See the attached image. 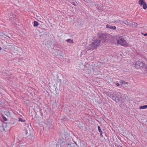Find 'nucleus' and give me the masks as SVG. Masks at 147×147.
Masks as SVG:
<instances>
[{"label":"nucleus","mask_w":147,"mask_h":147,"mask_svg":"<svg viewBox=\"0 0 147 147\" xmlns=\"http://www.w3.org/2000/svg\"><path fill=\"white\" fill-rule=\"evenodd\" d=\"M101 40L99 39H96L91 41L90 44L87 46L88 50H93L100 45Z\"/></svg>","instance_id":"1"},{"label":"nucleus","mask_w":147,"mask_h":147,"mask_svg":"<svg viewBox=\"0 0 147 147\" xmlns=\"http://www.w3.org/2000/svg\"><path fill=\"white\" fill-rule=\"evenodd\" d=\"M116 38H117V40L115 42L118 43V44L124 46H126L127 45V43L121 36H117Z\"/></svg>","instance_id":"2"},{"label":"nucleus","mask_w":147,"mask_h":147,"mask_svg":"<svg viewBox=\"0 0 147 147\" xmlns=\"http://www.w3.org/2000/svg\"><path fill=\"white\" fill-rule=\"evenodd\" d=\"M134 66L136 68H139L143 66L144 63L142 61H138L134 63Z\"/></svg>","instance_id":"3"},{"label":"nucleus","mask_w":147,"mask_h":147,"mask_svg":"<svg viewBox=\"0 0 147 147\" xmlns=\"http://www.w3.org/2000/svg\"><path fill=\"white\" fill-rule=\"evenodd\" d=\"M114 93L111 92H108L107 93V95L110 98H111L113 100L115 101H117L116 99L117 98L115 96L113 95Z\"/></svg>","instance_id":"4"},{"label":"nucleus","mask_w":147,"mask_h":147,"mask_svg":"<svg viewBox=\"0 0 147 147\" xmlns=\"http://www.w3.org/2000/svg\"><path fill=\"white\" fill-rule=\"evenodd\" d=\"M139 4L141 6H143L144 9H146L147 8V4L143 0H139Z\"/></svg>","instance_id":"5"},{"label":"nucleus","mask_w":147,"mask_h":147,"mask_svg":"<svg viewBox=\"0 0 147 147\" xmlns=\"http://www.w3.org/2000/svg\"><path fill=\"white\" fill-rule=\"evenodd\" d=\"M116 95V96H115L116 98V100L117 101H115L116 102H117L119 100H120V98L121 96V94L119 92H117L115 94V95Z\"/></svg>","instance_id":"6"},{"label":"nucleus","mask_w":147,"mask_h":147,"mask_svg":"<svg viewBox=\"0 0 147 147\" xmlns=\"http://www.w3.org/2000/svg\"><path fill=\"white\" fill-rule=\"evenodd\" d=\"M129 24V26L133 27H136L138 26V24L137 23L133 22H130V24Z\"/></svg>","instance_id":"7"},{"label":"nucleus","mask_w":147,"mask_h":147,"mask_svg":"<svg viewBox=\"0 0 147 147\" xmlns=\"http://www.w3.org/2000/svg\"><path fill=\"white\" fill-rule=\"evenodd\" d=\"M117 36H119V35H116L114 36L113 38V40L111 41V42L112 43H113V44H115V45H117L118 44V43H116V41L117 40L116 39V38L117 37Z\"/></svg>","instance_id":"8"},{"label":"nucleus","mask_w":147,"mask_h":147,"mask_svg":"<svg viewBox=\"0 0 147 147\" xmlns=\"http://www.w3.org/2000/svg\"><path fill=\"white\" fill-rule=\"evenodd\" d=\"M114 20L112 19L111 18H109V22L110 23H119L120 21L119 20L118 21L117 20H114Z\"/></svg>","instance_id":"9"},{"label":"nucleus","mask_w":147,"mask_h":147,"mask_svg":"<svg viewBox=\"0 0 147 147\" xmlns=\"http://www.w3.org/2000/svg\"><path fill=\"white\" fill-rule=\"evenodd\" d=\"M106 28H107L113 30H115L116 29V27L115 26H111L109 24H107L106 25Z\"/></svg>","instance_id":"10"},{"label":"nucleus","mask_w":147,"mask_h":147,"mask_svg":"<svg viewBox=\"0 0 147 147\" xmlns=\"http://www.w3.org/2000/svg\"><path fill=\"white\" fill-rule=\"evenodd\" d=\"M11 15L10 14V16H9V20L12 21H13V20H14V18H15V15H14V14H13V13H11Z\"/></svg>","instance_id":"11"},{"label":"nucleus","mask_w":147,"mask_h":147,"mask_svg":"<svg viewBox=\"0 0 147 147\" xmlns=\"http://www.w3.org/2000/svg\"><path fill=\"white\" fill-rule=\"evenodd\" d=\"M120 83L121 84V85H125L126 87H127L128 86V83L127 82H125L124 81H121Z\"/></svg>","instance_id":"12"},{"label":"nucleus","mask_w":147,"mask_h":147,"mask_svg":"<svg viewBox=\"0 0 147 147\" xmlns=\"http://www.w3.org/2000/svg\"><path fill=\"white\" fill-rule=\"evenodd\" d=\"M147 108V105L140 106L139 107L140 109H145Z\"/></svg>","instance_id":"13"},{"label":"nucleus","mask_w":147,"mask_h":147,"mask_svg":"<svg viewBox=\"0 0 147 147\" xmlns=\"http://www.w3.org/2000/svg\"><path fill=\"white\" fill-rule=\"evenodd\" d=\"M76 144H68L67 147H75V146Z\"/></svg>","instance_id":"14"},{"label":"nucleus","mask_w":147,"mask_h":147,"mask_svg":"<svg viewBox=\"0 0 147 147\" xmlns=\"http://www.w3.org/2000/svg\"><path fill=\"white\" fill-rule=\"evenodd\" d=\"M38 25V22L36 21H34V27H37Z\"/></svg>","instance_id":"15"},{"label":"nucleus","mask_w":147,"mask_h":147,"mask_svg":"<svg viewBox=\"0 0 147 147\" xmlns=\"http://www.w3.org/2000/svg\"><path fill=\"white\" fill-rule=\"evenodd\" d=\"M4 38H5V37L4 36L3 34L2 33L0 32V38H1L2 39H4Z\"/></svg>","instance_id":"16"},{"label":"nucleus","mask_w":147,"mask_h":147,"mask_svg":"<svg viewBox=\"0 0 147 147\" xmlns=\"http://www.w3.org/2000/svg\"><path fill=\"white\" fill-rule=\"evenodd\" d=\"M130 22H128L127 21H125L124 22H123L126 25H127V26H129V24H130Z\"/></svg>","instance_id":"17"},{"label":"nucleus","mask_w":147,"mask_h":147,"mask_svg":"<svg viewBox=\"0 0 147 147\" xmlns=\"http://www.w3.org/2000/svg\"><path fill=\"white\" fill-rule=\"evenodd\" d=\"M88 3H89L90 5L91 6H93L94 5V3H92V2H90L89 1H86Z\"/></svg>","instance_id":"18"},{"label":"nucleus","mask_w":147,"mask_h":147,"mask_svg":"<svg viewBox=\"0 0 147 147\" xmlns=\"http://www.w3.org/2000/svg\"><path fill=\"white\" fill-rule=\"evenodd\" d=\"M66 41L67 42H72L73 43V42L72 40L71 39H69L66 40Z\"/></svg>","instance_id":"19"},{"label":"nucleus","mask_w":147,"mask_h":147,"mask_svg":"<svg viewBox=\"0 0 147 147\" xmlns=\"http://www.w3.org/2000/svg\"><path fill=\"white\" fill-rule=\"evenodd\" d=\"M95 6H96L97 8L98 9L99 8H101L100 7H99L100 5L99 4H97Z\"/></svg>","instance_id":"20"},{"label":"nucleus","mask_w":147,"mask_h":147,"mask_svg":"<svg viewBox=\"0 0 147 147\" xmlns=\"http://www.w3.org/2000/svg\"><path fill=\"white\" fill-rule=\"evenodd\" d=\"M98 129L99 132L101 133V132H102V130L100 129V128L99 126L98 127Z\"/></svg>","instance_id":"21"},{"label":"nucleus","mask_w":147,"mask_h":147,"mask_svg":"<svg viewBox=\"0 0 147 147\" xmlns=\"http://www.w3.org/2000/svg\"><path fill=\"white\" fill-rule=\"evenodd\" d=\"M144 70L147 72V67L145 66L144 67Z\"/></svg>","instance_id":"22"},{"label":"nucleus","mask_w":147,"mask_h":147,"mask_svg":"<svg viewBox=\"0 0 147 147\" xmlns=\"http://www.w3.org/2000/svg\"><path fill=\"white\" fill-rule=\"evenodd\" d=\"M19 120L20 121H22V122H24V121L21 118H19Z\"/></svg>","instance_id":"23"},{"label":"nucleus","mask_w":147,"mask_h":147,"mask_svg":"<svg viewBox=\"0 0 147 147\" xmlns=\"http://www.w3.org/2000/svg\"><path fill=\"white\" fill-rule=\"evenodd\" d=\"M142 34H143V35L144 36H147V33H146L145 34H143V33H142Z\"/></svg>","instance_id":"24"},{"label":"nucleus","mask_w":147,"mask_h":147,"mask_svg":"<svg viewBox=\"0 0 147 147\" xmlns=\"http://www.w3.org/2000/svg\"><path fill=\"white\" fill-rule=\"evenodd\" d=\"M63 84H65L66 83V81L65 80H64L63 81Z\"/></svg>","instance_id":"25"},{"label":"nucleus","mask_w":147,"mask_h":147,"mask_svg":"<svg viewBox=\"0 0 147 147\" xmlns=\"http://www.w3.org/2000/svg\"><path fill=\"white\" fill-rule=\"evenodd\" d=\"M100 135L102 137L103 136L102 135V132H101V133H100Z\"/></svg>","instance_id":"26"},{"label":"nucleus","mask_w":147,"mask_h":147,"mask_svg":"<svg viewBox=\"0 0 147 147\" xmlns=\"http://www.w3.org/2000/svg\"><path fill=\"white\" fill-rule=\"evenodd\" d=\"M72 4L73 5H76V4L75 2H73L72 3Z\"/></svg>","instance_id":"27"},{"label":"nucleus","mask_w":147,"mask_h":147,"mask_svg":"<svg viewBox=\"0 0 147 147\" xmlns=\"http://www.w3.org/2000/svg\"><path fill=\"white\" fill-rule=\"evenodd\" d=\"M116 85L117 86H119V84L118 83H117L116 84Z\"/></svg>","instance_id":"28"},{"label":"nucleus","mask_w":147,"mask_h":147,"mask_svg":"<svg viewBox=\"0 0 147 147\" xmlns=\"http://www.w3.org/2000/svg\"><path fill=\"white\" fill-rule=\"evenodd\" d=\"M105 39L102 40V42H105Z\"/></svg>","instance_id":"29"},{"label":"nucleus","mask_w":147,"mask_h":147,"mask_svg":"<svg viewBox=\"0 0 147 147\" xmlns=\"http://www.w3.org/2000/svg\"><path fill=\"white\" fill-rule=\"evenodd\" d=\"M2 49V48L1 47H0V51Z\"/></svg>","instance_id":"30"}]
</instances>
